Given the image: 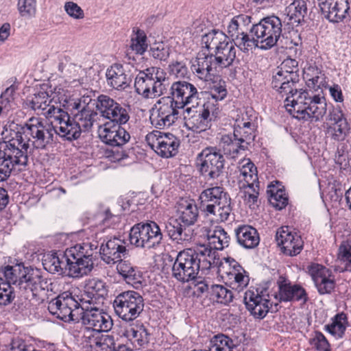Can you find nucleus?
<instances>
[{
  "label": "nucleus",
  "mask_w": 351,
  "mask_h": 351,
  "mask_svg": "<svg viewBox=\"0 0 351 351\" xmlns=\"http://www.w3.org/2000/svg\"><path fill=\"white\" fill-rule=\"evenodd\" d=\"M210 293L216 301L221 304H228L233 299L232 291L221 285H212Z\"/></svg>",
  "instance_id": "59"
},
{
  "label": "nucleus",
  "mask_w": 351,
  "mask_h": 351,
  "mask_svg": "<svg viewBox=\"0 0 351 351\" xmlns=\"http://www.w3.org/2000/svg\"><path fill=\"white\" fill-rule=\"evenodd\" d=\"M306 12V2L304 0H295L285 9L287 23L292 26H298L304 22Z\"/></svg>",
  "instance_id": "41"
},
{
  "label": "nucleus",
  "mask_w": 351,
  "mask_h": 351,
  "mask_svg": "<svg viewBox=\"0 0 351 351\" xmlns=\"http://www.w3.org/2000/svg\"><path fill=\"white\" fill-rule=\"evenodd\" d=\"M324 16L332 23L343 21L350 9L348 0H317Z\"/></svg>",
  "instance_id": "23"
},
{
  "label": "nucleus",
  "mask_w": 351,
  "mask_h": 351,
  "mask_svg": "<svg viewBox=\"0 0 351 351\" xmlns=\"http://www.w3.org/2000/svg\"><path fill=\"white\" fill-rule=\"evenodd\" d=\"M326 136L333 142L344 141L350 134V124L340 107L330 110L324 125Z\"/></svg>",
  "instance_id": "12"
},
{
  "label": "nucleus",
  "mask_w": 351,
  "mask_h": 351,
  "mask_svg": "<svg viewBox=\"0 0 351 351\" xmlns=\"http://www.w3.org/2000/svg\"><path fill=\"white\" fill-rule=\"evenodd\" d=\"M43 282V279L38 270L25 267L19 282L18 287L21 295L31 302L36 299L38 289H44L42 287Z\"/></svg>",
  "instance_id": "22"
},
{
  "label": "nucleus",
  "mask_w": 351,
  "mask_h": 351,
  "mask_svg": "<svg viewBox=\"0 0 351 351\" xmlns=\"http://www.w3.org/2000/svg\"><path fill=\"white\" fill-rule=\"evenodd\" d=\"M229 269L227 271V283L237 292L242 291L249 284L247 272L234 259L227 258Z\"/></svg>",
  "instance_id": "29"
},
{
  "label": "nucleus",
  "mask_w": 351,
  "mask_h": 351,
  "mask_svg": "<svg viewBox=\"0 0 351 351\" xmlns=\"http://www.w3.org/2000/svg\"><path fill=\"white\" fill-rule=\"evenodd\" d=\"M234 346V342L229 337L217 334L210 339L208 351H232Z\"/></svg>",
  "instance_id": "55"
},
{
  "label": "nucleus",
  "mask_w": 351,
  "mask_h": 351,
  "mask_svg": "<svg viewBox=\"0 0 351 351\" xmlns=\"http://www.w3.org/2000/svg\"><path fill=\"white\" fill-rule=\"evenodd\" d=\"M178 219L170 218L165 225L169 237L178 244L189 242L193 234L189 229L183 228Z\"/></svg>",
  "instance_id": "36"
},
{
  "label": "nucleus",
  "mask_w": 351,
  "mask_h": 351,
  "mask_svg": "<svg viewBox=\"0 0 351 351\" xmlns=\"http://www.w3.org/2000/svg\"><path fill=\"white\" fill-rule=\"evenodd\" d=\"M276 241L284 254L293 256L300 254L304 242L297 232H292L289 227H282L276 233Z\"/></svg>",
  "instance_id": "24"
},
{
  "label": "nucleus",
  "mask_w": 351,
  "mask_h": 351,
  "mask_svg": "<svg viewBox=\"0 0 351 351\" xmlns=\"http://www.w3.org/2000/svg\"><path fill=\"white\" fill-rule=\"evenodd\" d=\"M239 183L252 184L254 182H259L256 167L249 158H245L241 161L239 166Z\"/></svg>",
  "instance_id": "52"
},
{
  "label": "nucleus",
  "mask_w": 351,
  "mask_h": 351,
  "mask_svg": "<svg viewBox=\"0 0 351 351\" xmlns=\"http://www.w3.org/2000/svg\"><path fill=\"white\" fill-rule=\"evenodd\" d=\"M123 335L135 346H142L149 342V332L142 325H130L126 327Z\"/></svg>",
  "instance_id": "47"
},
{
  "label": "nucleus",
  "mask_w": 351,
  "mask_h": 351,
  "mask_svg": "<svg viewBox=\"0 0 351 351\" xmlns=\"http://www.w3.org/2000/svg\"><path fill=\"white\" fill-rule=\"evenodd\" d=\"M95 106L101 115L109 119L110 122L125 124L130 119L128 109L109 96L99 95L97 99Z\"/></svg>",
  "instance_id": "17"
},
{
  "label": "nucleus",
  "mask_w": 351,
  "mask_h": 351,
  "mask_svg": "<svg viewBox=\"0 0 351 351\" xmlns=\"http://www.w3.org/2000/svg\"><path fill=\"white\" fill-rule=\"evenodd\" d=\"M67 110L60 104L53 103L49 106L46 112H44V116L47 119L51 120V124H49V125H56L59 122L66 120L65 119L69 117Z\"/></svg>",
  "instance_id": "57"
},
{
  "label": "nucleus",
  "mask_w": 351,
  "mask_h": 351,
  "mask_svg": "<svg viewBox=\"0 0 351 351\" xmlns=\"http://www.w3.org/2000/svg\"><path fill=\"white\" fill-rule=\"evenodd\" d=\"M107 293L108 290L104 281L97 278L89 279L84 287V292L82 295L80 304H100L103 303Z\"/></svg>",
  "instance_id": "30"
},
{
  "label": "nucleus",
  "mask_w": 351,
  "mask_h": 351,
  "mask_svg": "<svg viewBox=\"0 0 351 351\" xmlns=\"http://www.w3.org/2000/svg\"><path fill=\"white\" fill-rule=\"evenodd\" d=\"M169 85L167 72L158 66L140 71L134 81L136 92L145 99L160 97L167 92Z\"/></svg>",
  "instance_id": "5"
},
{
  "label": "nucleus",
  "mask_w": 351,
  "mask_h": 351,
  "mask_svg": "<svg viewBox=\"0 0 351 351\" xmlns=\"http://www.w3.org/2000/svg\"><path fill=\"white\" fill-rule=\"evenodd\" d=\"M97 245L86 242L77 244L66 250L64 254L52 253L44 256L43 265L50 273L62 274L68 269V275L81 278L88 275L94 265L93 255Z\"/></svg>",
  "instance_id": "2"
},
{
  "label": "nucleus",
  "mask_w": 351,
  "mask_h": 351,
  "mask_svg": "<svg viewBox=\"0 0 351 351\" xmlns=\"http://www.w3.org/2000/svg\"><path fill=\"white\" fill-rule=\"evenodd\" d=\"M210 206L211 209L207 208V206L201 208L206 216H213V219L217 221L222 222L228 220L232 211L230 199H222L220 203L212 204Z\"/></svg>",
  "instance_id": "45"
},
{
  "label": "nucleus",
  "mask_w": 351,
  "mask_h": 351,
  "mask_svg": "<svg viewBox=\"0 0 351 351\" xmlns=\"http://www.w3.org/2000/svg\"><path fill=\"white\" fill-rule=\"evenodd\" d=\"M102 332H93L90 335H84V341L95 351H114L115 341L114 337Z\"/></svg>",
  "instance_id": "33"
},
{
  "label": "nucleus",
  "mask_w": 351,
  "mask_h": 351,
  "mask_svg": "<svg viewBox=\"0 0 351 351\" xmlns=\"http://www.w3.org/2000/svg\"><path fill=\"white\" fill-rule=\"evenodd\" d=\"M162 239L160 228L154 221L137 223L130 230V243L136 247L153 248L158 246Z\"/></svg>",
  "instance_id": "10"
},
{
  "label": "nucleus",
  "mask_w": 351,
  "mask_h": 351,
  "mask_svg": "<svg viewBox=\"0 0 351 351\" xmlns=\"http://www.w3.org/2000/svg\"><path fill=\"white\" fill-rule=\"evenodd\" d=\"M198 272L191 249L180 252L172 267V276L181 282H186L195 279Z\"/></svg>",
  "instance_id": "15"
},
{
  "label": "nucleus",
  "mask_w": 351,
  "mask_h": 351,
  "mask_svg": "<svg viewBox=\"0 0 351 351\" xmlns=\"http://www.w3.org/2000/svg\"><path fill=\"white\" fill-rule=\"evenodd\" d=\"M197 165L204 177L208 180L216 179L223 173L225 159L217 147H208L197 154Z\"/></svg>",
  "instance_id": "11"
},
{
  "label": "nucleus",
  "mask_w": 351,
  "mask_h": 351,
  "mask_svg": "<svg viewBox=\"0 0 351 351\" xmlns=\"http://www.w3.org/2000/svg\"><path fill=\"white\" fill-rule=\"evenodd\" d=\"M244 303L247 309L256 318L263 319L272 306L267 290L250 288L244 295Z\"/></svg>",
  "instance_id": "16"
},
{
  "label": "nucleus",
  "mask_w": 351,
  "mask_h": 351,
  "mask_svg": "<svg viewBox=\"0 0 351 351\" xmlns=\"http://www.w3.org/2000/svg\"><path fill=\"white\" fill-rule=\"evenodd\" d=\"M200 208L207 206V208L211 209L210 205L220 203L222 199H230L223 189L219 186L204 189L199 195Z\"/></svg>",
  "instance_id": "40"
},
{
  "label": "nucleus",
  "mask_w": 351,
  "mask_h": 351,
  "mask_svg": "<svg viewBox=\"0 0 351 351\" xmlns=\"http://www.w3.org/2000/svg\"><path fill=\"white\" fill-rule=\"evenodd\" d=\"M108 84L117 90H123L132 82L131 76L125 71L123 65L114 64L106 71Z\"/></svg>",
  "instance_id": "31"
},
{
  "label": "nucleus",
  "mask_w": 351,
  "mask_h": 351,
  "mask_svg": "<svg viewBox=\"0 0 351 351\" xmlns=\"http://www.w3.org/2000/svg\"><path fill=\"white\" fill-rule=\"evenodd\" d=\"M208 244L206 245L217 252L229 245L230 236L221 226H215L207 232Z\"/></svg>",
  "instance_id": "42"
},
{
  "label": "nucleus",
  "mask_w": 351,
  "mask_h": 351,
  "mask_svg": "<svg viewBox=\"0 0 351 351\" xmlns=\"http://www.w3.org/2000/svg\"><path fill=\"white\" fill-rule=\"evenodd\" d=\"M234 47L239 48L242 52L248 53L256 47L260 48L258 41H256V37L250 38L247 32L243 35H239L232 39Z\"/></svg>",
  "instance_id": "58"
},
{
  "label": "nucleus",
  "mask_w": 351,
  "mask_h": 351,
  "mask_svg": "<svg viewBox=\"0 0 351 351\" xmlns=\"http://www.w3.org/2000/svg\"><path fill=\"white\" fill-rule=\"evenodd\" d=\"M147 47L145 33L143 30L138 29L131 38L130 48L136 53L142 55L147 50Z\"/></svg>",
  "instance_id": "60"
},
{
  "label": "nucleus",
  "mask_w": 351,
  "mask_h": 351,
  "mask_svg": "<svg viewBox=\"0 0 351 351\" xmlns=\"http://www.w3.org/2000/svg\"><path fill=\"white\" fill-rule=\"evenodd\" d=\"M14 298V289L0 278V305L6 306L12 303Z\"/></svg>",
  "instance_id": "62"
},
{
  "label": "nucleus",
  "mask_w": 351,
  "mask_h": 351,
  "mask_svg": "<svg viewBox=\"0 0 351 351\" xmlns=\"http://www.w3.org/2000/svg\"><path fill=\"white\" fill-rule=\"evenodd\" d=\"M117 270L127 283L138 287L143 280L141 271L127 261L121 260L117 263Z\"/></svg>",
  "instance_id": "38"
},
{
  "label": "nucleus",
  "mask_w": 351,
  "mask_h": 351,
  "mask_svg": "<svg viewBox=\"0 0 351 351\" xmlns=\"http://www.w3.org/2000/svg\"><path fill=\"white\" fill-rule=\"evenodd\" d=\"M73 85L58 86L51 91V97L53 103L58 104L62 108L73 111L80 110L82 108V98L78 97L77 90H72L73 87L80 86L79 81L74 80Z\"/></svg>",
  "instance_id": "18"
},
{
  "label": "nucleus",
  "mask_w": 351,
  "mask_h": 351,
  "mask_svg": "<svg viewBox=\"0 0 351 351\" xmlns=\"http://www.w3.org/2000/svg\"><path fill=\"white\" fill-rule=\"evenodd\" d=\"M25 268V267L21 264H17L13 266L7 265L2 267L0 269V271L5 278V280L3 279V280L5 283H8L11 287V283L18 286L20 278H21V276L23 274Z\"/></svg>",
  "instance_id": "53"
},
{
  "label": "nucleus",
  "mask_w": 351,
  "mask_h": 351,
  "mask_svg": "<svg viewBox=\"0 0 351 351\" xmlns=\"http://www.w3.org/2000/svg\"><path fill=\"white\" fill-rule=\"evenodd\" d=\"M155 106L157 114H152L150 120L152 124L158 128L171 125L178 117L179 110L183 109L169 96L161 97Z\"/></svg>",
  "instance_id": "14"
},
{
  "label": "nucleus",
  "mask_w": 351,
  "mask_h": 351,
  "mask_svg": "<svg viewBox=\"0 0 351 351\" xmlns=\"http://www.w3.org/2000/svg\"><path fill=\"white\" fill-rule=\"evenodd\" d=\"M170 75L176 78H184L189 76V71L185 60L172 61L168 65Z\"/></svg>",
  "instance_id": "61"
},
{
  "label": "nucleus",
  "mask_w": 351,
  "mask_h": 351,
  "mask_svg": "<svg viewBox=\"0 0 351 351\" xmlns=\"http://www.w3.org/2000/svg\"><path fill=\"white\" fill-rule=\"evenodd\" d=\"M28 101L33 110L40 112L43 115L49 106L53 103L52 97L49 99L48 93L45 91H40L34 94Z\"/></svg>",
  "instance_id": "54"
},
{
  "label": "nucleus",
  "mask_w": 351,
  "mask_h": 351,
  "mask_svg": "<svg viewBox=\"0 0 351 351\" xmlns=\"http://www.w3.org/2000/svg\"><path fill=\"white\" fill-rule=\"evenodd\" d=\"M310 343L317 351H331L328 341L321 332H315V336L311 339Z\"/></svg>",
  "instance_id": "64"
},
{
  "label": "nucleus",
  "mask_w": 351,
  "mask_h": 351,
  "mask_svg": "<svg viewBox=\"0 0 351 351\" xmlns=\"http://www.w3.org/2000/svg\"><path fill=\"white\" fill-rule=\"evenodd\" d=\"M240 150H245L241 147V143L231 134L222 135L219 143L217 152L230 158H234Z\"/></svg>",
  "instance_id": "48"
},
{
  "label": "nucleus",
  "mask_w": 351,
  "mask_h": 351,
  "mask_svg": "<svg viewBox=\"0 0 351 351\" xmlns=\"http://www.w3.org/2000/svg\"><path fill=\"white\" fill-rule=\"evenodd\" d=\"M213 101H206L203 105H193L184 110V125L189 130L200 133L211 127V121L219 114V106L213 104Z\"/></svg>",
  "instance_id": "6"
},
{
  "label": "nucleus",
  "mask_w": 351,
  "mask_h": 351,
  "mask_svg": "<svg viewBox=\"0 0 351 351\" xmlns=\"http://www.w3.org/2000/svg\"><path fill=\"white\" fill-rule=\"evenodd\" d=\"M191 252L197 265L198 271L209 269L217 264V252L205 244L198 246L195 250L191 249Z\"/></svg>",
  "instance_id": "34"
},
{
  "label": "nucleus",
  "mask_w": 351,
  "mask_h": 351,
  "mask_svg": "<svg viewBox=\"0 0 351 351\" xmlns=\"http://www.w3.org/2000/svg\"><path fill=\"white\" fill-rule=\"evenodd\" d=\"M282 21L279 17L271 15L263 18L258 23L252 25L250 32L256 37L260 49L267 50L276 44L282 34Z\"/></svg>",
  "instance_id": "7"
},
{
  "label": "nucleus",
  "mask_w": 351,
  "mask_h": 351,
  "mask_svg": "<svg viewBox=\"0 0 351 351\" xmlns=\"http://www.w3.org/2000/svg\"><path fill=\"white\" fill-rule=\"evenodd\" d=\"M176 214L178 219L184 226L193 225L199 217L198 208L193 199H181L177 203Z\"/></svg>",
  "instance_id": "32"
},
{
  "label": "nucleus",
  "mask_w": 351,
  "mask_h": 351,
  "mask_svg": "<svg viewBox=\"0 0 351 351\" xmlns=\"http://www.w3.org/2000/svg\"><path fill=\"white\" fill-rule=\"evenodd\" d=\"M319 294L330 293L335 287V276L329 269L318 263H311L307 267Z\"/></svg>",
  "instance_id": "20"
},
{
  "label": "nucleus",
  "mask_w": 351,
  "mask_h": 351,
  "mask_svg": "<svg viewBox=\"0 0 351 351\" xmlns=\"http://www.w3.org/2000/svg\"><path fill=\"white\" fill-rule=\"evenodd\" d=\"M336 263V271L339 272L351 271V241H344L340 244Z\"/></svg>",
  "instance_id": "46"
},
{
  "label": "nucleus",
  "mask_w": 351,
  "mask_h": 351,
  "mask_svg": "<svg viewBox=\"0 0 351 351\" xmlns=\"http://www.w3.org/2000/svg\"><path fill=\"white\" fill-rule=\"evenodd\" d=\"M278 291L275 295L279 302H302L305 304L308 301L306 290L300 285L292 284L287 280L278 282Z\"/></svg>",
  "instance_id": "27"
},
{
  "label": "nucleus",
  "mask_w": 351,
  "mask_h": 351,
  "mask_svg": "<svg viewBox=\"0 0 351 351\" xmlns=\"http://www.w3.org/2000/svg\"><path fill=\"white\" fill-rule=\"evenodd\" d=\"M235 235L238 243L244 248L253 249L259 242V234L256 228L251 226H240L235 229Z\"/></svg>",
  "instance_id": "35"
},
{
  "label": "nucleus",
  "mask_w": 351,
  "mask_h": 351,
  "mask_svg": "<svg viewBox=\"0 0 351 351\" xmlns=\"http://www.w3.org/2000/svg\"><path fill=\"white\" fill-rule=\"evenodd\" d=\"M86 99L84 98L83 104L82 103V108L77 110L79 112L73 117L81 132L82 130H88L90 129L98 117L96 112L84 107Z\"/></svg>",
  "instance_id": "49"
},
{
  "label": "nucleus",
  "mask_w": 351,
  "mask_h": 351,
  "mask_svg": "<svg viewBox=\"0 0 351 351\" xmlns=\"http://www.w3.org/2000/svg\"><path fill=\"white\" fill-rule=\"evenodd\" d=\"M171 97L183 109L199 98L197 88L186 81H177L170 86Z\"/></svg>",
  "instance_id": "25"
},
{
  "label": "nucleus",
  "mask_w": 351,
  "mask_h": 351,
  "mask_svg": "<svg viewBox=\"0 0 351 351\" xmlns=\"http://www.w3.org/2000/svg\"><path fill=\"white\" fill-rule=\"evenodd\" d=\"M331 321L330 324L325 325V330L337 339L342 338L348 324L346 315L338 313Z\"/></svg>",
  "instance_id": "51"
},
{
  "label": "nucleus",
  "mask_w": 351,
  "mask_h": 351,
  "mask_svg": "<svg viewBox=\"0 0 351 351\" xmlns=\"http://www.w3.org/2000/svg\"><path fill=\"white\" fill-rule=\"evenodd\" d=\"M229 40L222 31L213 29L202 36V45L210 53H216Z\"/></svg>",
  "instance_id": "44"
},
{
  "label": "nucleus",
  "mask_w": 351,
  "mask_h": 351,
  "mask_svg": "<svg viewBox=\"0 0 351 351\" xmlns=\"http://www.w3.org/2000/svg\"><path fill=\"white\" fill-rule=\"evenodd\" d=\"M297 74H289L278 69L274 73L271 85L281 95L286 96L285 107L287 112L299 120L317 122L326 113V102L324 97L311 95L306 90H298Z\"/></svg>",
  "instance_id": "1"
},
{
  "label": "nucleus",
  "mask_w": 351,
  "mask_h": 351,
  "mask_svg": "<svg viewBox=\"0 0 351 351\" xmlns=\"http://www.w3.org/2000/svg\"><path fill=\"white\" fill-rule=\"evenodd\" d=\"M150 54L155 58L161 61L166 60L169 56V48L163 43H156L150 47Z\"/></svg>",
  "instance_id": "63"
},
{
  "label": "nucleus",
  "mask_w": 351,
  "mask_h": 351,
  "mask_svg": "<svg viewBox=\"0 0 351 351\" xmlns=\"http://www.w3.org/2000/svg\"><path fill=\"white\" fill-rule=\"evenodd\" d=\"M28 143L20 132L0 144V182L6 180L12 171L23 170L28 162Z\"/></svg>",
  "instance_id": "4"
},
{
  "label": "nucleus",
  "mask_w": 351,
  "mask_h": 351,
  "mask_svg": "<svg viewBox=\"0 0 351 351\" xmlns=\"http://www.w3.org/2000/svg\"><path fill=\"white\" fill-rule=\"evenodd\" d=\"M243 183H239L241 197L247 206L250 208H254L255 206H257L259 195V182Z\"/></svg>",
  "instance_id": "50"
},
{
  "label": "nucleus",
  "mask_w": 351,
  "mask_h": 351,
  "mask_svg": "<svg viewBox=\"0 0 351 351\" xmlns=\"http://www.w3.org/2000/svg\"><path fill=\"white\" fill-rule=\"evenodd\" d=\"M252 17L249 15L241 14L234 16L227 25V33L231 39L243 35L250 31Z\"/></svg>",
  "instance_id": "43"
},
{
  "label": "nucleus",
  "mask_w": 351,
  "mask_h": 351,
  "mask_svg": "<svg viewBox=\"0 0 351 351\" xmlns=\"http://www.w3.org/2000/svg\"><path fill=\"white\" fill-rule=\"evenodd\" d=\"M233 137L241 143V147L247 149L255 138L254 125L250 121L237 120Z\"/></svg>",
  "instance_id": "37"
},
{
  "label": "nucleus",
  "mask_w": 351,
  "mask_h": 351,
  "mask_svg": "<svg viewBox=\"0 0 351 351\" xmlns=\"http://www.w3.org/2000/svg\"><path fill=\"white\" fill-rule=\"evenodd\" d=\"M80 305L70 293L66 292L58 295L52 300L48 306L49 312L64 322L75 321L74 311L77 310Z\"/></svg>",
  "instance_id": "19"
},
{
  "label": "nucleus",
  "mask_w": 351,
  "mask_h": 351,
  "mask_svg": "<svg viewBox=\"0 0 351 351\" xmlns=\"http://www.w3.org/2000/svg\"><path fill=\"white\" fill-rule=\"evenodd\" d=\"M237 49L230 40L216 53H212L219 68H227L232 65L237 60Z\"/></svg>",
  "instance_id": "39"
},
{
  "label": "nucleus",
  "mask_w": 351,
  "mask_h": 351,
  "mask_svg": "<svg viewBox=\"0 0 351 351\" xmlns=\"http://www.w3.org/2000/svg\"><path fill=\"white\" fill-rule=\"evenodd\" d=\"M219 68L212 53L202 51L191 62V71L199 79L207 82L211 80L212 73Z\"/></svg>",
  "instance_id": "26"
},
{
  "label": "nucleus",
  "mask_w": 351,
  "mask_h": 351,
  "mask_svg": "<svg viewBox=\"0 0 351 351\" xmlns=\"http://www.w3.org/2000/svg\"><path fill=\"white\" fill-rule=\"evenodd\" d=\"M267 193L269 194L270 204L276 209L282 210L288 204V197L285 191L274 185H269Z\"/></svg>",
  "instance_id": "56"
},
{
  "label": "nucleus",
  "mask_w": 351,
  "mask_h": 351,
  "mask_svg": "<svg viewBox=\"0 0 351 351\" xmlns=\"http://www.w3.org/2000/svg\"><path fill=\"white\" fill-rule=\"evenodd\" d=\"M66 120L59 122L58 124L49 125L36 117L28 120L25 126L22 128L23 134L27 138L25 140L29 146V142L36 149H43L46 145L53 141L54 134L58 135L63 140L73 141L80 138L81 130L75 123L73 118L68 117Z\"/></svg>",
  "instance_id": "3"
},
{
  "label": "nucleus",
  "mask_w": 351,
  "mask_h": 351,
  "mask_svg": "<svg viewBox=\"0 0 351 351\" xmlns=\"http://www.w3.org/2000/svg\"><path fill=\"white\" fill-rule=\"evenodd\" d=\"M101 258L107 264H114L121 260L126 252L123 240L114 237L100 246Z\"/></svg>",
  "instance_id": "28"
},
{
  "label": "nucleus",
  "mask_w": 351,
  "mask_h": 351,
  "mask_svg": "<svg viewBox=\"0 0 351 351\" xmlns=\"http://www.w3.org/2000/svg\"><path fill=\"white\" fill-rule=\"evenodd\" d=\"M80 305L83 311L82 322L86 328L84 335H90L93 332H108L112 328V319L108 313L99 307L100 304L85 303Z\"/></svg>",
  "instance_id": "8"
},
{
  "label": "nucleus",
  "mask_w": 351,
  "mask_h": 351,
  "mask_svg": "<svg viewBox=\"0 0 351 351\" xmlns=\"http://www.w3.org/2000/svg\"><path fill=\"white\" fill-rule=\"evenodd\" d=\"M145 141L158 155L166 158L174 156L180 145V141L176 136L158 130L148 133Z\"/></svg>",
  "instance_id": "13"
},
{
  "label": "nucleus",
  "mask_w": 351,
  "mask_h": 351,
  "mask_svg": "<svg viewBox=\"0 0 351 351\" xmlns=\"http://www.w3.org/2000/svg\"><path fill=\"white\" fill-rule=\"evenodd\" d=\"M121 125L106 122L99 125L98 133L102 142L112 147H122L125 145L130 140V135Z\"/></svg>",
  "instance_id": "21"
},
{
  "label": "nucleus",
  "mask_w": 351,
  "mask_h": 351,
  "mask_svg": "<svg viewBox=\"0 0 351 351\" xmlns=\"http://www.w3.org/2000/svg\"><path fill=\"white\" fill-rule=\"evenodd\" d=\"M113 307L116 314L125 322L137 318L144 308V300L141 294L134 291L119 293L114 300Z\"/></svg>",
  "instance_id": "9"
}]
</instances>
